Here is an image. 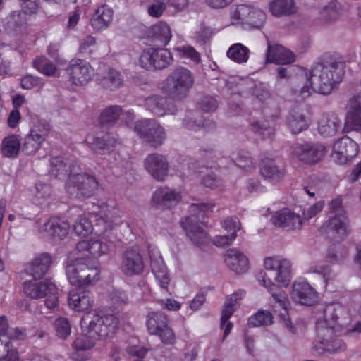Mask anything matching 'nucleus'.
Returning a JSON list of instances; mask_svg holds the SVG:
<instances>
[{"label": "nucleus", "mask_w": 361, "mask_h": 361, "mask_svg": "<svg viewBox=\"0 0 361 361\" xmlns=\"http://www.w3.org/2000/svg\"><path fill=\"white\" fill-rule=\"evenodd\" d=\"M264 269L269 274L260 271L257 274L259 283L266 287L270 293L275 303L282 308L279 317L283 326L290 334H295L296 330L290 320L287 310L289 303L286 292L280 287H287L291 281V267L290 260L281 256L267 257L264 260Z\"/></svg>", "instance_id": "nucleus-1"}, {"label": "nucleus", "mask_w": 361, "mask_h": 361, "mask_svg": "<svg viewBox=\"0 0 361 361\" xmlns=\"http://www.w3.org/2000/svg\"><path fill=\"white\" fill-rule=\"evenodd\" d=\"M345 61L338 54H323L306 74L308 84L304 85L300 90V96L305 99L312 92L321 94H329L336 83L341 81L345 73Z\"/></svg>", "instance_id": "nucleus-2"}, {"label": "nucleus", "mask_w": 361, "mask_h": 361, "mask_svg": "<svg viewBox=\"0 0 361 361\" xmlns=\"http://www.w3.org/2000/svg\"><path fill=\"white\" fill-rule=\"evenodd\" d=\"M194 82L195 77L191 71L179 66L165 78L161 90L169 99L180 101L188 97Z\"/></svg>", "instance_id": "nucleus-3"}, {"label": "nucleus", "mask_w": 361, "mask_h": 361, "mask_svg": "<svg viewBox=\"0 0 361 361\" xmlns=\"http://www.w3.org/2000/svg\"><path fill=\"white\" fill-rule=\"evenodd\" d=\"M118 323V319L113 314H103L96 312L87 313L81 319L83 332L96 341L101 337H106L113 334Z\"/></svg>", "instance_id": "nucleus-4"}, {"label": "nucleus", "mask_w": 361, "mask_h": 361, "mask_svg": "<svg viewBox=\"0 0 361 361\" xmlns=\"http://www.w3.org/2000/svg\"><path fill=\"white\" fill-rule=\"evenodd\" d=\"M214 204L212 203H193L189 208L190 216L182 218L180 224L190 240L197 245L204 243L207 240V233L198 224L200 216L203 217V212L212 211Z\"/></svg>", "instance_id": "nucleus-5"}, {"label": "nucleus", "mask_w": 361, "mask_h": 361, "mask_svg": "<svg viewBox=\"0 0 361 361\" xmlns=\"http://www.w3.org/2000/svg\"><path fill=\"white\" fill-rule=\"evenodd\" d=\"M99 188V183L94 176L80 171L74 174L66 185V190L71 197L86 199L94 195Z\"/></svg>", "instance_id": "nucleus-6"}, {"label": "nucleus", "mask_w": 361, "mask_h": 361, "mask_svg": "<svg viewBox=\"0 0 361 361\" xmlns=\"http://www.w3.org/2000/svg\"><path fill=\"white\" fill-rule=\"evenodd\" d=\"M99 271L95 267H89L83 259L68 260L66 264V275L69 282L75 286L90 285L98 280Z\"/></svg>", "instance_id": "nucleus-7"}, {"label": "nucleus", "mask_w": 361, "mask_h": 361, "mask_svg": "<svg viewBox=\"0 0 361 361\" xmlns=\"http://www.w3.org/2000/svg\"><path fill=\"white\" fill-rule=\"evenodd\" d=\"M348 316L347 308L340 303H331L323 308V317L316 323V327L323 336L325 331L333 333L338 326L342 325Z\"/></svg>", "instance_id": "nucleus-8"}, {"label": "nucleus", "mask_w": 361, "mask_h": 361, "mask_svg": "<svg viewBox=\"0 0 361 361\" xmlns=\"http://www.w3.org/2000/svg\"><path fill=\"white\" fill-rule=\"evenodd\" d=\"M135 131L141 139L154 147L161 146L166 137L164 128L154 119L136 122Z\"/></svg>", "instance_id": "nucleus-9"}, {"label": "nucleus", "mask_w": 361, "mask_h": 361, "mask_svg": "<svg viewBox=\"0 0 361 361\" xmlns=\"http://www.w3.org/2000/svg\"><path fill=\"white\" fill-rule=\"evenodd\" d=\"M147 326L151 334L157 335L164 345H173L176 335L168 326L167 317L161 312H151L147 316Z\"/></svg>", "instance_id": "nucleus-10"}, {"label": "nucleus", "mask_w": 361, "mask_h": 361, "mask_svg": "<svg viewBox=\"0 0 361 361\" xmlns=\"http://www.w3.org/2000/svg\"><path fill=\"white\" fill-rule=\"evenodd\" d=\"M173 61L171 52L167 49L148 48L145 49L140 57V66L148 70H161L166 68Z\"/></svg>", "instance_id": "nucleus-11"}, {"label": "nucleus", "mask_w": 361, "mask_h": 361, "mask_svg": "<svg viewBox=\"0 0 361 361\" xmlns=\"http://www.w3.org/2000/svg\"><path fill=\"white\" fill-rule=\"evenodd\" d=\"M120 269L126 276L141 275L145 270L144 259L135 249H128L122 253Z\"/></svg>", "instance_id": "nucleus-12"}, {"label": "nucleus", "mask_w": 361, "mask_h": 361, "mask_svg": "<svg viewBox=\"0 0 361 361\" xmlns=\"http://www.w3.org/2000/svg\"><path fill=\"white\" fill-rule=\"evenodd\" d=\"M50 175L59 179H69L79 171H81L78 163L63 157H53L49 160Z\"/></svg>", "instance_id": "nucleus-13"}, {"label": "nucleus", "mask_w": 361, "mask_h": 361, "mask_svg": "<svg viewBox=\"0 0 361 361\" xmlns=\"http://www.w3.org/2000/svg\"><path fill=\"white\" fill-rule=\"evenodd\" d=\"M292 154L305 164H314L324 156V147L319 144H296L292 147Z\"/></svg>", "instance_id": "nucleus-14"}, {"label": "nucleus", "mask_w": 361, "mask_h": 361, "mask_svg": "<svg viewBox=\"0 0 361 361\" xmlns=\"http://www.w3.org/2000/svg\"><path fill=\"white\" fill-rule=\"evenodd\" d=\"M71 82L75 85H86L92 78V69L85 61L73 59L66 68Z\"/></svg>", "instance_id": "nucleus-15"}, {"label": "nucleus", "mask_w": 361, "mask_h": 361, "mask_svg": "<svg viewBox=\"0 0 361 361\" xmlns=\"http://www.w3.org/2000/svg\"><path fill=\"white\" fill-rule=\"evenodd\" d=\"M333 149L336 162L345 164L357 154L359 147L354 140L344 136L334 143Z\"/></svg>", "instance_id": "nucleus-16"}, {"label": "nucleus", "mask_w": 361, "mask_h": 361, "mask_svg": "<svg viewBox=\"0 0 361 361\" xmlns=\"http://www.w3.org/2000/svg\"><path fill=\"white\" fill-rule=\"evenodd\" d=\"M145 168L157 180L162 181L168 176L169 163L162 154L158 153L149 154L145 159Z\"/></svg>", "instance_id": "nucleus-17"}, {"label": "nucleus", "mask_w": 361, "mask_h": 361, "mask_svg": "<svg viewBox=\"0 0 361 361\" xmlns=\"http://www.w3.org/2000/svg\"><path fill=\"white\" fill-rule=\"evenodd\" d=\"M181 199V195L176 190L168 187L157 189L152 198V204L159 209H171L175 207Z\"/></svg>", "instance_id": "nucleus-18"}, {"label": "nucleus", "mask_w": 361, "mask_h": 361, "mask_svg": "<svg viewBox=\"0 0 361 361\" xmlns=\"http://www.w3.org/2000/svg\"><path fill=\"white\" fill-rule=\"evenodd\" d=\"M271 223L286 231L299 230L302 226V220L300 215L284 209L276 212L271 219Z\"/></svg>", "instance_id": "nucleus-19"}, {"label": "nucleus", "mask_w": 361, "mask_h": 361, "mask_svg": "<svg viewBox=\"0 0 361 361\" xmlns=\"http://www.w3.org/2000/svg\"><path fill=\"white\" fill-rule=\"evenodd\" d=\"M345 126L348 130L361 131V94H354L348 101Z\"/></svg>", "instance_id": "nucleus-20"}, {"label": "nucleus", "mask_w": 361, "mask_h": 361, "mask_svg": "<svg viewBox=\"0 0 361 361\" xmlns=\"http://www.w3.org/2000/svg\"><path fill=\"white\" fill-rule=\"evenodd\" d=\"M291 298L301 305H312L317 300V293L308 283L297 281L293 285Z\"/></svg>", "instance_id": "nucleus-21"}, {"label": "nucleus", "mask_w": 361, "mask_h": 361, "mask_svg": "<svg viewBox=\"0 0 361 361\" xmlns=\"http://www.w3.org/2000/svg\"><path fill=\"white\" fill-rule=\"evenodd\" d=\"M87 142L94 153L106 154L114 150L118 139L112 134L106 133L101 136L89 137Z\"/></svg>", "instance_id": "nucleus-22"}, {"label": "nucleus", "mask_w": 361, "mask_h": 361, "mask_svg": "<svg viewBox=\"0 0 361 361\" xmlns=\"http://www.w3.org/2000/svg\"><path fill=\"white\" fill-rule=\"evenodd\" d=\"M93 302V295L88 290L76 288L69 293L68 304L75 311L87 310L92 306Z\"/></svg>", "instance_id": "nucleus-23"}, {"label": "nucleus", "mask_w": 361, "mask_h": 361, "mask_svg": "<svg viewBox=\"0 0 361 361\" xmlns=\"http://www.w3.org/2000/svg\"><path fill=\"white\" fill-rule=\"evenodd\" d=\"M224 261L227 267L236 274H244L249 269L248 259L238 249H228L224 255Z\"/></svg>", "instance_id": "nucleus-24"}, {"label": "nucleus", "mask_w": 361, "mask_h": 361, "mask_svg": "<svg viewBox=\"0 0 361 361\" xmlns=\"http://www.w3.org/2000/svg\"><path fill=\"white\" fill-rule=\"evenodd\" d=\"M51 263L52 257L49 253H41L27 265L26 271L35 279H40L47 273Z\"/></svg>", "instance_id": "nucleus-25"}, {"label": "nucleus", "mask_w": 361, "mask_h": 361, "mask_svg": "<svg viewBox=\"0 0 361 361\" xmlns=\"http://www.w3.org/2000/svg\"><path fill=\"white\" fill-rule=\"evenodd\" d=\"M56 290V286L49 280L39 282L25 281L23 283V292L33 299L43 298L47 293Z\"/></svg>", "instance_id": "nucleus-26"}, {"label": "nucleus", "mask_w": 361, "mask_h": 361, "mask_svg": "<svg viewBox=\"0 0 361 361\" xmlns=\"http://www.w3.org/2000/svg\"><path fill=\"white\" fill-rule=\"evenodd\" d=\"M295 61V55L279 44H269L267 51V62L276 64H290Z\"/></svg>", "instance_id": "nucleus-27"}, {"label": "nucleus", "mask_w": 361, "mask_h": 361, "mask_svg": "<svg viewBox=\"0 0 361 361\" xmlns=\"http://www.w3.org/2000/svg\"><path fill=\"white\" fill-rule=\"evenodd\" d=\"M342 121L333 112L324 114L319 122V133L324 137H332L341 128Z\"/></svg>", "instance_id": "nucleus-28"}, {"label": "nucleus", "mask_w": 361, "mask_h": 361, "mask_svg": "<svg viewBox=\"0 0 361 361\" xmlns=\"http://www.w3.org/2000/svg\"><path fill=\"white\" fill-rule=\"evenodd\" d=\"M259 169L262 176L274 183L281 181L285 176L283 167L279 166L276 161L271 158L265 157L263 159L260 163Z\"/></svg>", "instance_id": "nucleus-29"}, {"label": "nucleus", "mask_w": 361, "mask_h": 361, "mask_svg": "<svg viewBox=\"0 0 361 361\" xmlns=\"http://www.w3.org/2000/svg\"><path fill=\"white\" fill-rule=\"evenodd\" d=\"M183 125L189 130H196L202 127L207 130L215 128V123L209 119H204L197 111H189L183 120Z\"/></svg>", "instance_id": "nucleus-30"}, {"label": "nucleus", "mask_w": 361, "mask_h": 361, "mask_svg": "<svg viewBox=\"0 0 361 361\" xmlns=\"http://www.w3.org/2000/svg\"><path fill=\"white\" fill-rule=\"evenodd\" d=\"M27 116H30L32 123L30 134L32 135L37 140L44 142L51 132V124L44 119L39 118L37 115L30 111H27Z\"/></svg>", "instance_id": "nucleus-31"}, {"label": "nucleus", "mask_w": 361, "mask_h": 361, "mask_svg": "<svg viewBox=\"0 0 361 361\" xmlns=\"http://www.w3.org/2000/svg\"><path fill=\"white\" fill-rule=\"evenodd\" d=\"M146 109L153 114L162 116L170 112L169 102L165 97L154 94L148 97L145 100Z\"/></svg>", "instance_id": "nucleus-32"}, {"label": "nucleus", "mask_w": 361, "mask_h": 361, "mask_svg": "<svg viewBox=\"0 0 361 361\" xmlns=\"http://www.w3.org/2000/svg\"><path fill=\"white\" fill-rule=\"evenodd\" d=\"M326 226L328 230L335 232L341 238H345L350 232L349 220L345 214L330 216Z\"/></svg>", "instance_id": "nucleus-33"}, {"label": "nucleus", "mask_w": 361, "mask_h": 361, "mask_svg": "<svg viewBox=\"0 0 361 361\" xmlns=\"http://www.w3.org/2000/svg\"><path fill=\"white\" fill-rule=\"evenodd\" d=\"M300 106L291 110L288 117V124L293 134H298L307 128L308 124Z\"/></svg>", "instance_id": "nucleus-34"}, {"label": "nucleus", "mask_w": 361, "mask_h": 361, "mask_svg": "<svg viewBox=\"0 0 361 361\" xmlns=\"http://www.w3.org/2000/svg\"><path fill=\"white\" fill-rule=\"evenodd\" d=\"M113 11L107 6L99 7L91 20L93 28L99 31L109 26L112 20Z\"/></svg>", "instance_id": "nucleus-35"}, {"label": "nucleus", "mask_w": 361, "mask_h": 361, "mask_svg": "<svg viewBox=\"0 0 361 361\" xmlns=\"http://www.w3.org/2000/svg\"><path fill=\"white\" fill-rule=\"evenodd\" d=\"M44 230L59 239H63L68 233L69 224L57 218H51L44 225Z\"/></svg>", "instance_id": "nucleus-36"}, {"label": "nucleus", "mask_w": 361, "mask_h": 361, "mask_svg": "<svg viewBox=\"0 0 361 361\" xmlns=\"http://www.w3.org/2000/svg\"><path fill=\"white\" fill-rule=\"evenodd\" d=\"M151 267L160 287L166 289L170 279L162 258L161 257L158 258L151 257Z\"/></svg>", "instance_id": "nucleus-37"}, {"label": "nucleus", "mask_w": 361, "mask_h": 361, "mask_svg": "<svg viewBox=\"0 0 361 361\" xmlns=\"http://www.w3.org/2000/svg\"><path fill=\"white\" fill-rule=\"evenodd\" d=\"M97 80L102 87L110 91L116 90L123 85V79L121 73L113 68L109 69L104 76Z\"/></svg>", "instance_id": "nucleus-38"}, {"label": "nucleus", "mask_w": 361, "mask_h": 361, "mask_svg": "<svg viewBox=\"0 0 361 361\" xmlns=\"http://www.w3.org/2000/svg\"><path fill=\"white\" fill-rule=\"evenodd\" d=\"M21 147L20 140L17 135L6 137L1 143V152L4 157L8 158L16 157Z\"/></svg>", "instance_id": "nucleus-39"}, {"label": "nucleus", "mask_w": 361, "mask_h": 361, "mask_svg": "<svg viewBox=\"0 0 361 361\" xmlns=\"http://www.w3.org/2000/svg\"><path fill=\"white\" fill-rule=\"evenodd\" d=\"M341 4L337 0H331L319 11V18L326 23L337 20L341 14Z\"/></svg>", "instance_id": "nucleus-40"}, {"label": "nucleus", "mask_w": 361, "mask_h": 361, "mask_svg": "<svg viewBox=\"0 0 361 361\" xmlns=\"http://www.w3.org/2000/svg\"><path fill=\"white\" fill-rule=\"evenodd\" d=\"M271 13L277 17L289 16L295 11L293 0H274L269 4Z\"/></svg>", "instance_id": "nucleus-41"}, {"label": "nucleus", "mask_w": 361, "mask_h": 361, "mask_svg": "<svg viewBox=\"0 0 361 361\" xmlns=\"http://www.w3.org/2000/svg\"><path fill=\"white\" fill-rule=\"evenodd\" d=\"M171 32L169 26L160 23L153 27V42L158 46H166L171 38Z\"/></svg>", "instance_id": "nucleus-42"}, {"label": "nucleus", "mask_w": 361, "mask_h": 361, "mask_svg": "<svg viewBox=\"0 0 361 361\" xmlns=\"http://www.w3.org/2000/svg\"><path fill=\"white\" fill-rule=\"evenodd\" d=\"M249 56V49L240 43L233 44L227 51V56L238 63L247 62Z\"/></svg>", "instance_id": "nucleus-43"}, {"label": "nucleus", "mask_w": 361, "mask_h": 361, "mask_svg": "<svg viewBox=\"0 0 361 361\" xmlns=\"http://www.w3.org/2000/svg\"><path fill=\"white\" fill-rule=\"evenodd\" d=\"M0 361H20L18 351L11 341H0Z\"/></svg>", "instance_id": "nucleus-44"}, {"label": "nucleus", "mask_w": 361, "mask_h": 361, "mask_svg": "<svg viewBox=\"0 0 361 361\" xmlns=\"http://www.w3.org/2000/svg\"><path fill=\"white\" fill-rule=\"evenodd\" d=\"M51 187L45 183H38L36 185V192L33 197V202L39 206L48 205L51 197Z\"/></svg>", "instance_id": "nucleus-45"}, {"label": "nucleus", "mask_w": 361, "mask_h": 361, "mask_svg": "<svg viewBox=\"0 0 361 361\" xmlns=\"http://www.w3.org/2000/svg\"><path fill=\"white\" fill-rule=\"evenodd\" d=\"M122 112L121 106L115 105L104 109L99 117L102 126H111L114 124L120 117Z\"/></svg>", "instance_id": "nucleus-46"}, {"label": "nucleus", "mask_w": 361, "mask_h": 361, "mask_svg": "<svg viewBox=\"0 0 361 361\" xmlns=\"http://www.w3.org/2000/svg\"><path fill=\"white\" fill-rule=\"evenodd\" d=\"M27 22L26 13L24 11H13L7 19V27L14 31L20 30Z\"/></svg>", "instance_id": "nucleus-47"}, {"label": "nucleus", "mask_w": 361, "mask_h": 361, "mask_svg": "<svg viewBox=\"0 0 361 361\" xmlns=\"http://www.w3.org/2000/svg\"><path fill=\"white\" fill-rule=\"evenodd\" d=\"M247 86L251 90V94L260 102L267 100L271 96L267 86L264 83L254 84L252 81L248 80Z\"/></svg>", "instance_id": "nucleus-48"}, {"label": "nucleus", "mask_w": 361, "mask_h": 361, "mask_svg": "<svg viewBox=\"0 0 361 361\" xmlns=\"http://www.w3.org/2000/svg\"><path fill=\"white\" fill-rule=\"evenodd\" d=\"M252 9L253 7L245 4L239 5L231 13V18L236 21L237 23L247 25V23L251 21L249 19V16Z\"/></svg>", "instance_id": "nucleus-49"}, {"label": "nucleus", "mask_w": 361, "mask_h": 361, "mask_svg": "<svg viewBox=\"0 0 361 361\" xmlns=\"http://www.w3.org/2000/svg\"><path fill=\"white\" fill-rule=\"evenodd\" d=\"M96 340L89 336L87 332H83L73 341V348L77 351H84L91 349L95 343Z\"/></svg>", "instance_id": "nucleus-50"}, {"label": "nucleus", "mask_w": 361, "mask_h": 361, "mask_svg": "<svg viewBox=\"0 0 361 361\" xmlns=\"http://www.w3.org/2000/svg\"><path fill=\"white\" fill-rule=\"evenodd\" d=\"M74 232L81 236H85L92 231L91 221L85 216H79L73 225Z\"/></svg>", "instance_id": "nucleus-51"}, {"label": "nucleus", "mask_w": 361, "mask_h": 361, "mask_svg": "<svg viewBox=\"0 0 361 361\" xmlns=\"http://www.w3.org/2000/svg\"><path fill=\"white\" fill-rule=\"evenodd\" d=\"M33 66L38 71L48 76H53L56 71V66L45 57L37 58L33 61Z\"/></svg>", "instance_id": "nucleus-52"}, {"label": "nucleus", "mask_w": 361, "mask_h": 361, "mask_svg": "<svg viewBox=\"0 0 361 361\" xmlns=\"http://www.w3.org/2000/svg\"><path fill=\"white\" fill-rule=\"evenodd\" d=\"M248 324L252 326L271 324H272L271 314L267 310H259L249 318Z\"/></svg>", "instance_id": "nucleus-53"}, {"label": "nucleus", "mask_w": 361, "mask_h": 361, "mask_svg": "<svg viewBox=\"0 0 361 361\" xmlns=\"http://www.w3.org/2000/svg\"><path fill=\"white\" fill-rule=\"evenodd\" d=\"M43 142L41 140H37L32 135L29 133L25 137L22 151L25 154H34L42 147Z\"/></svg>", "instance_id": "nucleus-54"}, {"label": "nucleus", "mask_w": 361, "mask_h": 361, "mask_svg": "<svg viewBox=\"0 0 361 361\" xmlns=\"http://www.w3.org/2000/svg\"><path fill=\"white\" fill-rule=\"evenodd\" d=\"M54 328L56 335L62 339H66L71 332V324L65 317L56 319L54 322Z\"/></svg>", "instance_id": "nucleus-55"}, {"label": "nucleus", "mask_w": 361, "mask_h": 361, "mask_svg": "<svg viewBox=\"0 0 361 361\" xmlns=\"http://www.w3.org/2000/svg\"><path fill=\"white\" fill-rule=\"evenodd\" d=\"M174 51L182 58H188L197 63L200 61V54L190 46H180L174 48Z\"/></svg>", "instance_id": "nucleus-56"}, {"label": "nucleus", "mask_w": 361, "mask_h": 361, "mask_svg": "<svg viewBox=\"0 0 361 361\" xmlns=\"http://www.w3.org/2000/svg\"><path fill=\"white\" fill-rule=\"evenodd\" d=\"M348 257V250L343 245H337L329 252V258L331 262L340 263Z\"/></svg>", "instance_id": "nucleus-57"}, {"label": "nucleus", "mask_w": 361, "mask_h": 361, "mask_svg": "<svg viewBox=\"0 0 361 361\" xmlns=\"http://www.w3.org/2000/svg\"><path fill=\"white\" fill-rule=\"evenodd\" d=\"M109 245L99 240H91L89 255L92 257H98L108 252Z\"/></svg>", "instance_id": "nucleus-58"}, {"label": "nucleus", "mask_w": 361, "mask_h": 361, "mask_svg": "<svg viewBox=\"0 0 361 361\" xmlns=\"http://www.w3.org/2000/svg\"><path fill=\"white\" fill-rule=\"evenodd\" d=\"M265 13L259 9L253 8L252 12L249 16V19L251 20L247 23V25L252 28H260L265 20Z\"/></svg>", "instance_id": "nucleus-59"}, {"label": "nucleus", "mask_w": 361, "mask_h": 361, "mask_svg": "<svg viewBox=\"0 0 361 361\" xmlns=\"http://www.w3.org/2000/svg\"><path fill=\"white\" fill-rule=\"evenodd\" d=\"M201 183L211 188H219L222 186V180L214 173L202 176Z\"/></svg>", "instance_id": "nucleus-60"}, {"label": "nucleus", "mask_w": 361, "mask_h": 361, "mask_svg": "<svg viewBox=\"0 0 361 361\" xmlns=\"http://www.w3.org/2000/svg\"><path fill=\"white\" fill-rule=\"evenodd\" d=\"M235 164L241 168L253 167L252 157L247 152L240 151L234 159Z\"/></svg>", "instance_id": "nucleus-61"}, {"label": "nucleus", "mask_w": 361, "mask_h": 361, "mask_svg": "<svg viewBox=\"0 0 361 361\" xmlns=\"http://www.w3.org/2000/svg\"><path fill=\"white\" fill-rule=\"evenodd\" d=\"M199 105L203 111L208 112L216 110L218 103L214 97L205 96L200 101Z\"/></svg>", "instance_id": "nucleus-62"}, {"label": "nucleus", "mask_w": 361, "mask_h": 361, "mask_svg": "<svg viewBox=\"0 0 361 361\" xmlns=\"http://www.w3.org/2000/svg\"><path fill=\"white\" fill-rule=\"evenodd\" d=\"M223 227L231 234H236V232L240 229V223L237 217H231L223 222Z\"/></svg>", "instance_id": "nucleus-63"}, {"label": "nucleus", "mask_w": 361, "mask_h": 361, "mask_svg": "<svg viewBox=\"0 0 361 361\" xmlns=\"http://www.w3.org/2000/svg\"><path fill=\"white\" fill-rule=\"evenodd\" d=\"M235 238L236 234L216 235L213 240V243L216 247H224L231 245Z\"/></svg>", "instance_id": "nucleus-64"}]
</instances>
